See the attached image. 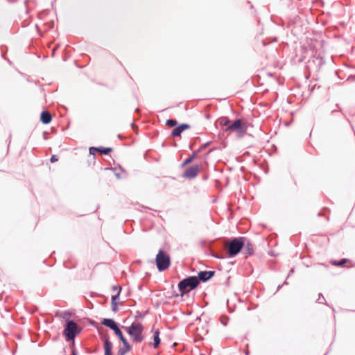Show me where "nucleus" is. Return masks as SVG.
<instances>
[{"label":"nucleus","mask_w":355,"mask_h":355,"mask_svg":"<svg viewBox=\"0 0 355 355\" xmlns=\"http://www.w3.org/2000/svg\"><path fill=\"white\" fill-rule=\"evenodd\" d=\"M245 237L240 236L232 239L226 243L227 252L229 257L236 256L243 249L245 245Z\"/></svg>","instance_id":"obj_1"},{"label":"nucleus","mask_w":355,"mask_h":355,"mask_svg":"<svg viewBox=\"0 0 355 355\" xmlns=\"http://www.w3.org/2000/svg\"><path fill=\"white\" fill-rule=\"evenodd\" d=\"M125 328L133 342L139 343L144 340V326L141 322H132L130 326Z\"/></svg>","instance_id":"obj_2"},{"label":"nucleus","mask_w":355,"mask_h":355,"mask_svg":"<svg viewBox=\"0 0 355 355\" xmlns=\"http://www.w3.org/2000/svg\"><path fill=\"white\" fill-rule=\"evenodd\" d=\"M198 285L199 279H197V277L190 276L180 281L178 286L180 292V295L183 296L190 291L195 289Z\"/></svg>","instance_id":"obj_3"},{"label":"nucleus","mask_w":355,"mask_h":355,"mask_svg":"<svg viewBox=\"0 0 355 355\" xmlns=\"http://www.w3.org/2000/svg\"><path fill=\"white\" fill-rule=\"evenodd\" d=\"M82 329L79 327L77 323L71 320H67L63 335L65 336L66 340H74L76 336L78 335Z\"/></svg>","instance_id":"obj_4"},{"label":"nucleus","mask_w":355,"mask_h":355,"mask_svg":"<svg viewBox=\"0 0 355 355\" xmlns=\"http://www.w3.org/2000/svg\"><path fill=\"white\" fill-rule=\"evenodd\" d=\"M157 268L159 272L166 270L171 264L169 255L163 250H159L155 257Z\"/></svg>","instance_id":"obj_5"},{"label":"nucleus","mask_w":355,"mask_h":355,"mask_svg":"<svg viewBox=\"0 0 355 355\" xmlns=\"http://www.w3.org/2000/svg\"><path fill=\"white\" fill-rule=\"evenodd\" d=\"M324 62L322 57H313L308 61L307 68L313 71H318Z\"/></svg>","instance_id":"obj_6"},{"label":"nucleus","mask_w":355,"mask_h":355,"mask_svg":"<svg viewBox=\"0 0 355 355\" xmlns=\"http://www.w3.org/2000/svg\"><path fill=\"white\" fill-rule=\"evenodd\" d=\"M199 172L198 165H193L187 168L183 174V177L188 179H193L198 175Z\"/></svg>","instance_id":"obj_7"},{"label":"nucleus","mask_w":355,"mask_h":355,"mask_svg":"<svg viewBox=\"0 0 355 355\" xmlns=\"http://www.w3.org/2000/svg\"><path fill=\"white\" fill-rule=\"evenodd\" d=\"M225 130L239 132H243L244 129L242 125V121L241 119H236L232 123H230V125L225 128Z\"/></svg>","instance_id":"obj_8"},{"label":"nucleus","mask_w":355,"mask_h":355,"mask_svg":"<svg viewBox=\"0 0 355 355\" xmlns=\"http://www.w3.org/2000/svg\"><path fill=\"white\" fill-rule=\"evenodd\" d=\"M112 151V148L110 147H90L89 152L90 155H95L96 153H100L102 155H107Z\"/></svg>","instance_id":"obj_9"},{"label":"nucleus","mask_w":355,"mask_h":355,"mask_svg":"<svg viewBox=\"0 0 355 355\" xmlns=\"http://www.w3.org/2000/svg\"><path fill=\"white\" fill-rule=\"evenodd\" d=\"M215 274L214 271H200L198 274L197 279H199V283L200 282H206L209 280L212 277H214Z\"/></svg>","instance_id":"obj_10"},{"label":"nucleus","mask_w":355,"mask_h":355,"mask_svg":"<svg viewBox=\"0 0 355 355\" xmlns=\"http://www.w3.org/2000/svg\"><path fill=\"white\" fill-rule=\"evenodd\" d=\"M190 128V125L187 123H182L179 126L175 127V128L171 132V137H180L182 132L185 130Z\"/></svg>","instance_id":"obj_11"},{"label":"nucleus","mask_w":355,"mask_h":355,"mask_svg":"<svg viewBox=\"0 0 355 355\" xmlns=\"http://www.w3.org/2000/svg\"><path fill=\"white\" fill-rule=\"evenodd\" d=\"M245 245L243 248V253L246 256L252 255L254 253V248L252 243L245 237Z\"/></svg>","instance_id":"obj_12"},{"label":"nucleus","mask_w":355,"mask_h":355,"mask_svg":"<svg viewBox=\"0 0 355 355\" xmlns=\"http://www.w3.org/2000/svg\"><path fill=\"white\" fill-rule=\"evenodd\" d=\"M101 324L109 327L112 331H114V329H116L119 327L117 323L111 318H105L101 322Z\"/></svg>","instance_id":"obj_13"},{"label":"nucleus","mask_w":355,"mask_h":355,"mask_svg":"<svg viewBox=\"0 0 355 355\" xmlns=\"http://www.w3.org/2000/svg\"><path fill=\"white\" fill-rule=\"evenodd\" d=\"M52 120L51 114L49 112L44 110L40 115V121L43 124H49Z\"/></svg>","instance_id":"obj_14"},{"label":"nucleus","mask_w":355,"mask_h":355,"mask_svg":"<svg viewBox=\"0 0 355 355\" xmlns=\"http://www.w3.org/2000/svg\"><path fill=\"white\" fill-rule=\"evenodd\" d=\"M105 355H112V343L108 338L104 340Z\"/></svg>","instance_id":"obj_15"},{"label":"nucleus","mask_w":355,"mask_h":355,"mask_svg":"<svg viewBox=\"0 0 355 355\" xmlns=\"http://www.w3.org/2000/svg\"><path fill=\"white\" fill-rule=\"evenodd\" d=\"M123 347H120L118 350V355H125L131 349V347L128 342H125V343H123Z\"/></svg>","instance_id":"obj_16"},{"label":"nucleus","mask_w":355,"mask_h":355,"mask_svg":"<svg viewBox=\"0 0 355 355\" xmlns=\"http://www.w3.org/2000/svg\"><path fill=\"white\" fill-rule=\"evenodd\" d=\"M160 344L159 331L156 330L153 335V347L157 348Z\"/></svg>","instance_id":"obj_17"},{"label":"nucleus","mask_w":355,"mask_h":355,"mask_svg":"<svg viewBox=\"0 0 355 355\" xmlns=\"http://www.w3.org/2000/svg\"><path fill=\"white\" fill-rule=\"evenodd\" d=\"M218 122L221 126H225L226 128L230 125V120L227 116H223L218 120Z\"/></svg>","instance_id":"obj_18"},{"label":"nucleus","mask_w":355,"mask_h":355,"mask_svg":"<svg viewBox=\"0 0 355 355\" xmlns=\"http://www.w3.org/2000/svg\"><path fill=\"white\" fill-rule=\"evenodd\" d=\"M114 332L123 343L128 342L126 338L123 336V333L119 329V327H118L116 329H114Z\"/></svg>","instance_id":"obj_19"},{"label":"nucleus","mask_w":355,"mask_h":355,"mask_svg":"<svg viewBox=\"0 0 355 355\" xmlns=\"http://www.w3.org/2000/svg\"><path fill=\"white\" fill-rule=\"evenodd\" d=\"M347 262V259H342L340 261H333L332 264L337 266H342Z\"/></svg>","instance_id":"obj_20"},{"label":"nucleus","mask_w":355,"mask_h":355,"mask_svg":"<svg viewBox=\"0 0 355 355\" xmlns=\"http://www.w3.org/2000/svg\"><path fill=\"white\" fill-rule=\"evenodd\" d=\"M121 291V287H119V291H117L116 294L112 296V299H111L112 303H118V302L116 300L119 298Z\"/></svg>","instance_id":"obj_21"},{"label":"nucleus","mask_w":355,"mask_h":355,"mask_svg":"<svg viewBox=\"0 0 355 355\" xmlns=\"http://www.w3.org/2000/svg\"><path fill=\"white\" fill-rule=\"evenodd\" d=\"M166 125L170 127H175L178 125V122L175 119H168L166 121Z\"/></svg>","instance_id":"obj_22"},{"label":"nucleus","mask_w":355,"mask_h":355,"mask_svg":"<svg viewBox=\"0 0 355 355\" xmlns=\"http://www.w3.org/2000/svg\"><path fill=\"white\" fill-rule=\"evenodd\" d=\"M196 156V153H193L191 156H190L189 157H188L187 159H185V161L182 163V166H185L188 164H189L190 162H192V160L193 159L194 157Z\"/></svg>","instance_id":"obj_23"},{"label":"nucleus","mask_w":355,"mask_h":355,"mask_svg":"<svg viewBox=\"0 0 355 355\" xmlns=\"http://www.w3.org/2000/svg\"><path fill=\"white\" fill-rule=\"evenodd\" d=\"M317 302L320 303V304H327L324 297H323L322 294H321V293L319 294L318 298L317 300Z\"/></svg>","instance_id":"obj_24"},{"label":"nucleus","mask_w":355,"mask_h":355,"mask_svg":"<svg viewBox=\"0 0 355 355\" xmlns=\"http://www.w3.org/2000/svg\"><path fill=\"white\" fill-rule=\"evenodd\" d=\"M117 306H118V303H112V310L114 312L118 311Z\"/></svg>","instance_id":"obj_25"},{"label":"nucleus","mask_w":355,"mask_h":355,"mask_svg":"<svg viewBox=\"0 0 355 355\" xmlns=\"http://www.w3.org/2000/svg\"><path fill=\"white\" fill-rule=\"evenodd\" d=\"M58 159L57 156H56V155H53L51 156V162L52 163H53V162H56V161H58Z\"/></svg>","instance_id":"obj_26"},{"label":"nucleus","mask_w":355,"mask_h":355,"mask_svg":"<svg viewBox=\"0 0 355 355\" xmlns=\"http://www.w3.org/2000/svg\"><path fill=\"white\" fill-rule=\"evenodd\" d=\"M213 256L214 257H216V258H218V259H223V257H222V256H218V255H215V254H214Z\"/></svg>","instance_id":"obj_27"},{"label":"nucleus","mask_w":355,"mask_h":355,"mask_svg":"<svg viewBox=\"0 0 355 355\" xmlns=\"http://www.w3.org/2000/svg\"><path fill=\"white\" fill-rule=\"evenodd\" d=\"M293 272H294V268H291V270H290L289 274H288V276H287V278H288V277L290 276V275H291V273H293Z\"/></svg>","instance_id":"obj_28"},{"label":"nucleus","mask_w":355,"mask_h":355,"mask_svg":"<svg viewBox=\"0 0 355 355\" xmlns=\"http://www.w3.org/2000/svg\"><path fill=\"white\" fill-rule=\"evenodd\" d=\"M112 290L113 291H119L118 288L116 286H112Z\"/></svg>","instance_id":"obj_29"},{"label":"nucleus","mask_w":355,"mask_h":355,"mask_svg":"<svg viewBox=\"0 0 355 355\" xmlns=\"http://www.w3.org/2000/svg\"><path fill=\"white\" fill-rule=\"evenodd\" d=\"M71 355H77V352H76V349H73V350H72V354H71Z\"/></svg>","instance_id":"obj_30"},{"label":"nucleus","mask_w":355,"mask_h":355,"mask_svg":"<svg viewBox=\"0 0 355 355\" xmlns=\"http://www.w3.org/2000/svg\"><path fill=\"white\" fill-rule=\"evenodd\" d=\"M58 48V46H56L55 49H53V55H54V52L55 51V49Z\"/></svg>","instance_id":"obj_31"},{"label":"nucleus","mask_w":355,"mask_h":355,"mask_svg":"<svg viewBox=\"0 0 355 355\" xmlns=\"http://www.w3.org/2000/svg\"><path fill=\"white\" fill-rule=\"evenodd\" d=\"M116 176L117 177V178H120V175H119V174L116 173Z\"/></svg>","instance_id":"obj_32"},{"label":"nucleus","mask_w":355,"mask_h":355,"mask_svg":"<svg viewBox=\"0 0 355 355\" xmlns=\"http://www.w3.org/2000/svg\"><path fill=\"white\" fill-rule=\"evenodd\" d=\"M282 288V285H279L277 288V290L279 291Z\"/></svg>","instance_id":"obj_33"},{"label":"nucleus","mask_w":355,"mask_h":355,"mask_svg":"<svg viewBox=\"0 0 355 355\" xmlns=\"http://www.w3.org/2000/svg\"><path fill=\"white\" fill-rule=\"evenodd\" d=\"M207 145H208V143L205 144L204 145V147H207Z\"/></svg>","instance_id":"obj_34"},{"label":"nucleus","mask_w":355,"mask_h":355,"mask_svg":"<svg viewBox=\"0 0 355 355\" xmlns=\"http://www.w3.org/2000/svg\"><path fill=\"white\" fill-rule=\"evenodd\" d=\"M1 300V295H0V300Z\"/></svg>","instance_id":"obj_35"}]
</instances>
